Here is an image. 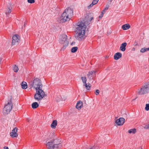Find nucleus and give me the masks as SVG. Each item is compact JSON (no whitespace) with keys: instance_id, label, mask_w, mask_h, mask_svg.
I'll return each mask as SVG.
<instances>
[{"instance_id":"nucleus-36","label":"nucleus","mask_w":149,"mask_h":149,"mask_svg":"<svg viewBox=\"0 0 149 149\" xmlns=\"http://www.w3.org/2000/svg\"><path fill=\"white\" fill-rule=\"evenodd\" d=\"M98 149V147H93L91 148H90V149Z\"/></svg>"},{"instance_id":"nucleus-11","label":"nucleus","mask_w":149,"mask_h":149,"mask_svg":"<svg viewBox=\"0 0 149 149\" xmlns=\"http://www.w3.org/2000/svg\"><path fill=\"white\" fill-rule=\"evenodd\" d=\"M97 70H93L89 71L87 74V78L90 80H91L93 79V75H95Z\"/></svg>"},{"instance_id":"nucleus-9","label":"nucleus","mask_w":149,"mask_h":149,"mask_svg":"<svg viewBox=\"0 0 149 149\" xmlns=\"http://www.w3.org/2000/svg\"><path fill=\"white\" fill-rule=\"evenodd\" d=\"M20 37L18 35L16 34L13 36L12 37V45H18L20 41Z\"/></svg>"},{"instance_id":"nucleus-22","label":"nucleus","mask_w":149,"mask_h":149,"mask_svg":"<svg viewBox=\"0 0 149 149\" xmlns=\"http://www.w3.org/2000/svg\"><path fill=\"white\" fill-rule=\"evenodd\" d=\"M10 135L12 137H17L18 135L16 132H11L10 133Z\"/></svg>"},{"instance_id":"nucleus-25","label":"nucleus","mask_w":149,"mask_h":149,"mask_svg":"<svg viewBox=\"0 0 149 149\" xmlns=\"http://www.w3.org/2000/svg\"><path fill=\"white\" fill-rule=\"evenodd\" d=\"M148 49V48H146L145 47L142 48L140 50V52H141L143 53L145 52L149 51V50Z\"/></svg>"},{"instance_id":"nucleus-4","label":"nucleus","mask_w":149,"mask_h":149,"mask_svg":"<svg viewBox=\"0 0 149 149\" xmlns=\"http://www.w3.org/2000/svg\"><path fill=\"white\" fill-rule=\"evenodd\" d=\"M149 92V82L144 84L138 92V94L143 95Z\"/></svg>"},{"instance_id":"nucleus-23","label":"nucleus","mask_w":149,"mask_h":149,"mask_svg":"<svg viewBox=\"0 0 149 149\" xmlns=\"http://www.w3.org/2000/svg\"><path fill=\"white\" fill-rule=\"evenodd\" d=\"M136 132V130L135 129H132L128 130V132L129 133L135 134Z\"/></svg>"},{"instance_id":"nucleus-7","label":"nucleus","mask_w":149,"mask_h":149,"mask_svg":"<svg viewBox=\"0 0 149 149\" xmlns=\"http://www.w3.org/2000/svg\"><path fill=\"white\" fill-rule=\"evenodd\" d=\"M12 99V97L11 96L10 98V100L7 102V104H6L5 105L4 108L3 109V111L5 113H8L12 108L13 104L11 101Z\"/></svg>"},{"instance_id":"nucleus-19","label":"nucleus","mask_w":149,"mask_h":149,"mask_svg":"<svg viewBox=\"0 0 149 149\" xmlns=\"http://www.w3.org/2000/svg\"><path fill=\"white\" fill-rule=\"evenodd\" d=\"M22 88L23 89H25L27 87V83L23 81L21 84Z\"/></svg>"},{"instance_id":"nucleus-34","label":"nucleus","mask_w":149,"mask_h":149,"mask_svg":"<svg viewBox=\"0 0 149 149\" xmlns=\"http://www.w3.org/2000/svg\"><path fill=\"white\" fill-rule=\"evenodd\" d=\"M109 7V5H107L106 6V7L104 9L106 11L108 9Z\"/></svg>"},{"instance_id":"nucleus-13","label":"nucleus","mask_w":149,"mask_h":149,"mask_svg":"<svg viewBox=\"0 0 149 149\" xmlns=\"http://www.w3.org/2000/svg\"><path fill=\"white\" fill-rule=\"evenodd\" d=\"M66 99V98L65 97H64L63 98H62L61 96L59 95L56 96L55 97L56 100L57 102H59L61 100H65Z\"/></svg>"},{"instance_id":"nucleus-29","label":"nucleus","mask_w":149,"mask_h":149,"mask_svg":"<svg viewBox=\"0 0 149 149\" xmlns=\"http://www.w3.org/2000/svg\"><path fill=\"white\" fill-rule=\"evenodd\" d=\"M145 109L146 111H148L149 110V104H146Z\"/></svg>"},{"instance_id":"nucleus-30","label":"nucleus","mask_w":149,"mask_h":149,"mask_svg":"<svg viewBox=\"0 0 149 149\" xmlns=\"http://www.w3.org/2000/svg\"><path fill=\"white\" fill-rule=\"evenodd\" d=\"M27 2L29 3H33L35 2V0H27Z\"/></svg>"},{"instance_id":"nucleus-16","label":"nucleus","mask_w":149,"mask_h":149,"mask_svg":"<svg viewBox=\"0 0 149 149\" xmlns=\"http://www.w3.org/2000/svg\"><path fill=\"white\" fill-rule=\"evenodd\" d=\"M98 1L99 0H93L92 3L90 5L88 6V9L90 8L91 7L93 6L94 5L97 4Z\"/></svg>"},{"instance_id":"nucleus-33","label":"nucleus","mask_w":149,"mask_h":149,"mask_svg":"<svg viewBox=\"0 0 149 149\" xmlns=\"http://www.w3.org/2000/svg\"><path fill=\"white\" fill-rule=\"evenodd\" d=\"M100 91L99 90L97 89L96 90L95 92V94L96 95H97L99 93Z\"/></svg>"},{"instance_id":"nucleus-28","label":"nucleus","mask_w":149,"mask_h":149,"mask_svg":"<svg viewBox=\"0 0 149 149\" xmlns=\"http://www.w3.org/2000/svg\"><path fill=\"white\" fill-rule=\"evenodd\" d=\"M11 8H8L6 12V15L9 14L11 12Z\"/></svg>"},{"instance_id":"nucleus-39","label":"nucleus","mask_w":149,"mask_h":149,"mask_svg":"<svg viewBox=\"0 0 149 149\" xmlns=\"http://www.w3.org/2000/svg\"><path fill=\"white\" fill-rule=\"evenodd\" d=\"M4 149H8V147L5 146L4 147Z\"/></svg>"},{"instance_id":"nucleus-14","label":"nucleus","mask_w":149,"mask_h":149,"mask_svg":"<svg viewBox=\"0 0 149 149\" xmlns=\"http://www.w3.org/2000/svg\"><path fill=\"white\" fill-rule=\"evenodd\" d=\"M126 45L127 43L126 42H124L122 44L120 47V50L123 52L125 51L126 49Z\"/></svg>"},{"instance_id":"nucleus-5","label":"nucleus","mask_w":149,"mask_h":149,"mask_svg":"<svg viewBox=\"0 0 149 149\" xmlns=\"http://www.w3.org/2000/svg\"><path fill=\"white\" fill-rule=\"evenodd\" d=\"M36 92L34 97L35 100L39 101L41 100L44 97L45 93L42 88L36 90Z\"/></svg>"},{"instance_id":"nucleus-40","label":"nucleus","mask_w":149,"mask_h":149,"mask_svg":"<svg viewBox=\"0 0 149 149\" xmlns=\"http://www.w3.org/2000/svg\"><path fill=\"white\" fill-rule=\"evenodd\" d=\"M139 149H143L142 147H140L139 148Z\"/></svg>"},{"instance_id":"nucleus-18","label":"nucleus","mask_w":149,"mask_h":149,"mask_svg":"<svg viewBox=\"0 0 149 149\" xmlns=\"http://www.w3.org/2000/svg\"><path fill=\"white\" fill-rule=\"evenodd\" d=\"M57 125V122L56 120H54L53 121L51 125V127L54 129L55 128Z\"/></svg>"},{"instance_id":"nucleus-2","label":"nucleus","mask_w":149,"mask_h":149,"mask_svg":"<svg viewBox=\"0 0 149 149\" xmlns=\"http://www.w3.org/2000/svg\"><path fill=\"white\" fill-rule=\"evenodd\" d=\"M46 146L47 149H59L62 146L61 141L58 139H53L48 141Z\"/></svg>"},{"instance_id":"nucleus-8","label":"nucleus","mask_w":149,"mask_h":149,"mask_svg":"<svg viewBox=\"0 0 149 149\" xmlns=\"http://www.w3.org/2000/svg\"><path fill=\"white\" fill-rule=\"evenodd\" d=\"M60 42L61 44L64 45L63 47L61 49H65V47L68 46L69 42L67 41V36L66 35L63 34L61 36Z\"/></svg>"},{"instance_id":"nucleus-27","label":"nucleus","mask_w":149,"mask_h":149,"mask_svg":"<svg viewBox=\"0 0 149 149\" xmlns=\"http://www.w3.org/2000/svg\"><path fill=\"white\" fill-rule=\"evenodd\" d=\"M78 48L77 47H72L71 50V52L72 53H74L77 50Z\"/></svg>"},{"instance_id":"nucleus-38","label":"nucleus","mask_w":149,"mask_h":149,"mask_svg":"<svg viewBox=\"0 0 149 149\" xmlns=\"http://www.w3.org/2000/svg\"><path fill=\"white\" fill-rule=\"evenodd\" d=\"M103 15H102V14L101 13V14L100 15L99 17V18H102V17Z\"/></svg>"},{"instance_id":"nucleus-35","label":"nucleus","mask_w":149,"mask_h":149,"mask_svg":"<svg viewBox=\"0 0 149 149\" xmlns=\"http://www.w3.org/2000/svg\"><path fill=\"white\" fill-rule=\"evenodd\" d=\"M105 11H106L103 9L101 12V13H102V15H103V14L105 13Z\"/></svg>"},{"instance_id":"nucleus-1","label":"nucleus","mask_w":149,"mask_h":149,"mask_svg":"<svg viewBox=\"0 0 149 149\" xmlns=\"http://www.w3.org/2000/svg\"><path fill=\"white\" fill-rule=\"evenodd\" d=\"M86 27L84 21H79L77 24L76 33L75 36L77 39L81 41L85 38Z\"/></svg>"},{"instance_id":"nucleus-6","label":"nucleus","mask_w":149,"mask_h":149,"mask_svg":"<svg viewBox=\"0 0 149 149\" xmlns=\"http://www.w3.org/2000/svg\"><path fill=\"white\" fill-rule=\"evenodd\" d=\"M32 87L36 90L42 88V84L40 80L38 78L34 79L31 84Z\"/></svg>"},{"instance_id":"nucleus-12","label":"nucleus","mask_w":149,"mask_h":149,"mask_svg":"<svg viewBox=\"0 0 149 149\" xmlns=\"http://www.w3.org/2000/svg\"><path fill=\"white\" fill-rule=\"evenodd\" d=\"M122 54L120 52L116 53L114 56V58L116 60H118L122 57Z\"/></svg>"},{"instance_id":"nucleus-15","label":"nucleus","mask_w":149,"mask_h":149,"mask_svg":"<svg viewBox=\"0 0 149 149\" xmlns=\"http://www.w3.org/2000/svg\"><path fill=\"white\" fill-rule=\"evenodd\" d=\"M130 27V26L128 24H126L123 25L122 26V28L123 30H127L129 29Z\"/></svg>"},{"instance_id":"nucleus-41","label":"nucleus","mask_w":149,"mask_h":149,"mask_svg":"<svg viewBox=\"0 0 149 149\" xmlns=\"http://www.w3.org/2000/svg\"><path fill=\"white\" fill-rule=\"evenodd\" d=\"M1 59H0V64H1Z\"/></svg>"},{"instance_id":"nucleus-37","label":"nucleus","mask_w":149,"mask_h":149,"mask_svg":"<svg viewBox=\"0 0 149 149\" xmlns=\"http://www.w3.org/2000/svg\"><path fill=\"white\" fill-rule=\"evenodd\" d=\"M93 17H91L90 19H89V21H92L93 19Z\"/></svg>"},{"instance_id":"nucleus-42","label":"nucleus","mask_w":149,"mask_h":149,"mask_svg":"<svg viewBox=\"0 0 149 149\" xmlns=\"http://www.w3.org/2000/svg\"><path fill=\"white\" fill-rule=\"evenodd\" d=\"M110 2H111L112 1V0H109Z\"/></svg>"},{"instance_id":"nucleus-10","label":"nucleus","mask_w":149,"mask_h":149,"mask_svg":"<svg viewBox=\"0 0 149 149\" xmlns=\"http://www.w3.org/2000/svg\"><path fill=\"white\" fill-rule=\"evenodd\" d=\"M115 122L118 125H122L125 123V119L123 118L120 117L115 120Z\"/></svg>"},{"instance_id":"nucleus-17","label":"nucleus","mask_w":149,"mask_h":149,"mask_svg":"<svg viewBox=\"0 0 149 149\" xmlns=\"http://www.w3.org/2000/svg\"><path fill=\"white\" fill-rule=\"evenodd\" d=\"M83 105V103L81 101H79L77 102L76 105V107L77 109H81V107Z\"/></svg>"},{"instance_id":"nucleus-31","label":"nucleus","mask_w":149,"mask_h":149,"mask_svg":"<svg viewBox=\"0 0 149 149\" xmlns=\"http://www.w3.org/2000/svg\"><path fill=\"white\" fill-rule=\"evenodd\" d=\"M143 128L145 130H149V123L147 125H146L143 127Z\"/></svg>"},{"instance_id":"nucleus-21","label":"nucleus","mask_w":149,"mask_h":149,"mask_svg":"<svg viewBox=\"0 0 149 149\" xmlns=\"http://www.w3.org/2000/svg\"><path fill=\"white\" fill-rule=\"evenodd\" d=\"M38 104L37 102H35L33 103L32 104V107L33 108L36 109L38 107Z\"/></svg>"},{"instance_id":"nucleus-3","label":"nucleus","mask_w":149,"mask_h":149,"mask_svg":"<svg viewBox=\"0 0 149 149\" xmlns=\"http://www.w3.org/2000/svg\"><path fill=\"white\" fill-rule=\"evenodd\" d=\"M73 12L70 8H68L65 10L61 15V21L62 22H65L69 21L73 15Z\"/></svg>"},{"instance_id":"nucleus-24","label":"nucleus","mask_w":149,"mask_h":149,"mask_svg":"<svg viewBox=\"0 0 149 149\" xmlns=\"http://www.w3.org/2000/svg\"><path fill=\"white\" fill-rule=\"evenodd\" d=\"M81 79L84 84H86L87 81L86 78V77H81Z\"/></svg>"},{"instance_id":"nucleus-26","label":"nucleus","mask_w":149,"mask_h":149,"mask_svg":"<svg viewBox=\"0 0 149 149\" xmlns=\"http://www.w3.org/2000/svg\"><path fill=\"white\" fill-rule=\"evenodd\" d=\"M13 70L14 72H17L18 71L19 68L18 67L15 65H14V67Z\"/></svg>"},{"instance_id":"nucleus-32","label":"nucleus","mask_w":149,"mask_h":149,"mask_svg":"<svg viewBox=\"0 0 149 149\" xmlns=\"http://www.w3.org/2000/svg\"><path fill=\"white\" fill-rule=\"evenodd\" d=\"M17 127H15L12 130V132H16L17 133Z\"/></svg>"},{"instance_id":"nucleus-43","label":"nucleus","mask_w":149,"mask_h":149,"mask_svg":"<svg viewBox=\"0 0 149 149\" xmlns=\"http://www.w3.org/2000/svg\"><path fill=\"white\" fill-rule=\"evenodd\" d=\"M148 49L149 50V48H148Z\"/></svg>"},{"instance_id":"nucleus-20","label":"nucleus","mask_w":149,"mask_h":149,"mask_svg":"<svg viewBox=\"0 0 149 149\" xmlns=\"http://www.w3.org/2000/svg\"><path fill=\"white\" fill-rule=\"evenodd\" d=\"M83 85L84 86H85L86 89L88 90H90L91 86V84L90 83H88V84L86 83L84 84Z\"/></svg>"}]
</instances>
